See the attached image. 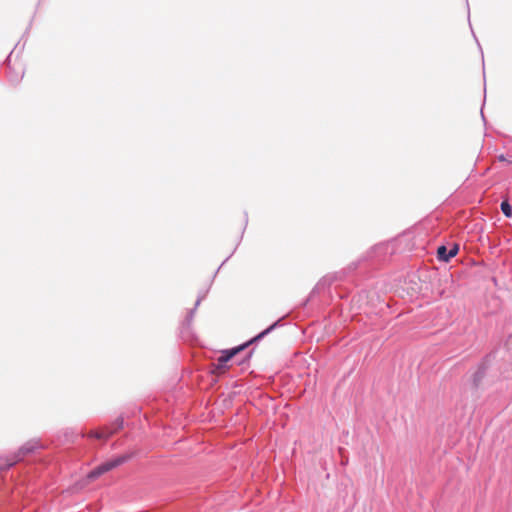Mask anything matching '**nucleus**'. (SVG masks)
Masks as SVG:
<instances>
[{
  "label": "nucleus",
  "mask_w": 512,
  "mask_h": 512,
  "mask_svg": "<svg viewBox=\"0 0 512 512\" xmlns=\"http://www.w3.org/2000/svg\"><path fill=\"white\" fill-rule=\"evenodd\" d=\"M275 324L271 325L268 329L264 330L260 334H258L256 337L251 339L249 342L240 345L236 348H233L231 350L224 351L222 355L217 359V363L213 364V370L212 372L216 375H221L225 373V371L228 369V361L234 357L236 354H238L240 351H242L244 348H246L248 345L253 343L254 341H257L258 339L262 338L264 335H266L270 330L274 328Z\"/></svg>",
  "instance_id": "obj_1"
},
{
  "label": "nucleus",
  "mask_w": 512,
  "mask_h": 512,
  "mask_svg": "<svg viewBox=\"0 0 512 512\" xmlns=\"http://www.w3.org/2000/svg\"><path fill=\"white\" fill-rule=\"evenodd\" d=\"M129 459V456H126V455H122V456H119L115 459H112V460H109L101 465H99L98 467H96L95 469H93L91 472H89V474L87 475V478L89 480H95L96 478H98L99 476H101L102 474L122 465L123 463H125L127 460Z\"/></svg>",
  "instance_id": "obj_2"
},
{
  "label": "nucleus",
  "mask_w": 512,
  "mask_h": 512,
  "mask_svg": "<svg viewBox=\"0 0 512 512\" xmlns=\"http://www.w3.org/2000/svg\"><path fill=\"white\" fill-rule=\"evenodd\" d=\"M21 461V457L13 458L12 456L5 459H0V473L8 470L10 467Z\"/></svg>",
  "instance_id": "obj_3"
},
{
  "label": "nucleus",
  "mask_w": 512,
  "mask_h": 512,
  "mask_svg": "<svg viewBox=\"0 0 512 512\" xmlns=\"http://www.w3.org/2000/svg\"><path fill=\"white\" fill-rule=\"evenodd\" d=\"M115 430H110L108 428H103L97 431H92L90 433L91 437H95L97 439H107L109 436H111Z\"/></svg>",
  "instance_id": "obj_4"
},
{
  "label": "nucleus",
  "mask_w": 512,
  "mask_h": 512,
  "mask_svg": "<svg viewBox=\"0 0 512 512\" xmlns=\"http://www.w3.org/2000/svg\"><path fill=\"white\" fill-rule=\"evenodd\" d=\"M34 450V447L33 446H28V445H25L23 447H21L17 453H15L12 457L13 458H17V457H21V460L30 452H32Z\"/></svg>",
  "instance_id": "obj_5"
},
{
  "label": "nucleus",
  "mask_w": 512,
  "mask_h": 512,
  "mask_svg": "<svg viewBox=\"0 0 512 512\" xmlns=\"http://www.w3.org/2000/svg\"><path fill=\"white\" fill-rule=\"evenodd\" d=\"M437 257L441 261H445V262L449 261L448 251H447V248L445 246H439L438 247V249H437Z\"/></svg>",
  "instance_id": "obj_6"
},
{
  "label": "nucleus",
  "mask_w": 512,
  "mask_h": 512,
  "mask_svg": "<svg viewBox=\"0 0 512 512\" xmlns=\"http://www.w3.org/2000/svg\"><path fill=\"white\" fill-rule=\"evenodd\" d=\"M501 210L506 217L512 216V208L507 201H503L501 203Z\"/></svg>",
  "instance_id": "obj_7"
},
{
  "label": "nucleus",
  "mask_w": 512,
  "mask_h": 512,
  "mask_svg": "<svg viewBox=\"0 0 512 512\" xmlns=\"http://www.w3.org/2000/svg\"><path fill=\"white\" fill-rule=\"evenodd\" d=\"M458 252V246L457 245H454L448 252V257H449V260L454 257Z\"/></svg>",
  "instance_id": "obj_8"
}]
</instances>
